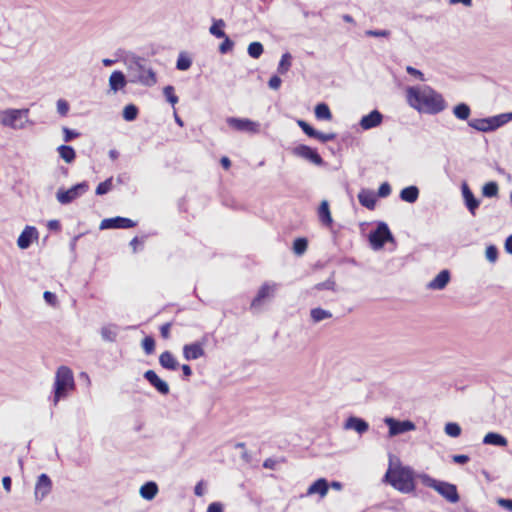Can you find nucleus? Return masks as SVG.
<instances>
[{"mask_svg":"<svg viewBox=\"0 0 512 512\" xmlns=\"http://www.w3.org/2000/svg\"><path fill=\"white\" fill-rule=\"evenodd\" d=\"M383 118V114L379 110L374 109L360 119L359 125L363 130H370L380 126Z\"/></svg>","mask_w":512,"mask_h":512,"instance_id":"obj_16","label":"nucleus"},{"mask_svg":"<svg viewBox=\"0 0 512 512\" xmlns=\"http://www.w3.org/2000/svg\"><path fill=\"white\" fill-rule=\"evenodd\" d=\"M365 34L369 37H389L391 32L389 30H367Z\"/></svg>","mask_w":512,"mask_h":512,"instance_id":"obj_55","label":"nucleus"},{"mask_svg":"<svg viewBox=\"0 0 512 512\" xmlns=\"http://www.w3.org/2000/svg\"><path fill=\"white\" fill-rule=\"evenodd\" d=\"M122 115L126 121H133L138 116V108L134 104H128L124 107Z\"/></svg>","mask_w":512,"mask_h":512,"instance_id":"obj_40","label":"nucleus"},{"mask_svg":"<svg viewBox=\"0 0 512 512\" xmlns=\"http://www.w3.org/2000/svg\"><path fill=\"white\" fill-rule=\"evenodd\" d=\"M453 461L457 464H465L469 461V457L464 454L454 455Z\"/></svg>","mask_w":512,"mask_h":512,"instance_id":"obj_62","label":"nucleus"},{"mask_svg":"<svg viewBox=\"0 0 512 512\" xmlns=\"http://www.w3.org/2000/svg\"><path fill=\"white\" fill-rule=\"evenodd\" d=\"M281 83V78L278 75H273L268 81V86L273 90H277L280 88Z\"/></svg>","mask_w":512,"mask_h":512,"instance_id":"obj_56","label":"nucleus"},{"mask_svg":"<svg viewBox=\"0 0 512 512\" xmlns=\"http://www.w3.org/2000/svg\"><path fill=\"white\" fill-rule=\"evenodd\" d=\"M336 138L335 133H322L317 131V135L315 136V139L321 141L322 143H326L328 141H332Z\"/></svg>","mask_w":512,"mask_h":512,"instance_id":"obj_54","label":"nucleus"},{"mask_svg":"<svg viewBox=\"0 0 512 512\" xmlns=\"http://www.w3.org/2000/svg\"><path fill=\"white\" fill-rule=\"evenodd\" d=\"M51 489L52 481L49 476L45 473L39 475L34 492L36 501H42L51 492Z\"/></svg>","mask_w":512,"mask_h":512,"instance_id":"obj_15","label":"nucleus"},{"mask_svg":"<svg viewBox=\"0 0 512 512\" xmlns=\"http://www.w3.org/2000/svg\"><path fill=\"white\" fill-rule=\"evenodd\" d=\"M358 200L362 206L372 210L375 208L377 196L372 190L362 189L358 194Z\"/></svg>","mask_w":512,"mask_h":512,"instance_id":"obj_22","label":"nucleus"},{"mask_svg":"<svg viewBox=\"0 0 512 512\" xmlns=\"http://www.w3.org/2000/svg\"><path fill=\"white\" fill-rule=\"evenodd\" d=\"M57 151L60 155V157L66 162V163H72L75 160L76 153L73 147L68 145H61L57 148Z\"/></svg>","mask_w":512,"mask_h":512,"instance_id":"obj_33","label":"nucleus"},{"mask_svg":"<svg viewBox=\"0 0 512 512\" xmlns=\"http://www.w3.org/2000/svg\"><path fill=\"white\" fill-rule=\"evenodd\" d=\"M297 123L307 136L315 138V136L317 135V130L314 129L309 123H307L304 120H298Z\"/></svg>","mask_w":512,"mask_h":512,"instance_id":"obj_46","label":"nucleus"},{"mask_svg":"<svg viewBox=\"0 0 512 512\" xmlns=\"http://www.w3.org/2000/svg\"><path fill=\"white\" fill-rule=\"evenodd\" d=\"M383 481L401 493L408 494L415 490L414 471L400 463L393 465L390 461Z\"/></svg>","mask_w":512,"mask_h":512,"instance_id":"obj_3","label":"nucleus"},{"mask_svg":"<svg viewBox=\"0 0 512 512\" xmlns=\"http://www.w3.org/2000/svg\"><path fill=\"white\" fill-rule=\"evenodd\" d=\"M74 388V377L70 368L60 366L57 369L54 382L53 403H57L68 395V392Z\"/></svg>","mask_w":512,"mask_h":512,"instance_id":"obj_4","label":"nucleus"},{"mask_svg":"<svg viewBox=\"0 0 512 512\" xmlns=\"http://www.w3.org/2000/svg\"><path fill=\"white\" fill-rule=\"evenodd\" d=\"M62 131H63V134H64L63 140L65 142H70L74 138H77L80 135L77 131L69 129L68 127H63Z\"/></svg>","mask_w":512,"mask_h":512,"instance_id":"obj_51","label":"nucleus"},{"mask_svg":"<svg viewBox=\"0 0 512 512\" xmlns=\"http://www.w3.org/2000/svg\"><path fill=\"white\" fill-rule=\"evenodd\" d=\"M509 121H512V112L486 118H474L468 120V126L479 132L488 133L497 130Z\"/></svg>","mask_w":512,"mask_h":512,"instance_id":"obj_5","label":"nucleus"},{"mask_svg":"<svg viewBox=\"0 0 512 512\" xmlns=\"http://www.w3.org/2000/svg\"><path fill=\"white\" fill-rule=\"evenodd\" d=\"M329 489V483L325 478H319L314 481L307 489V495L319 494L321 497L326 496Z\"/></svg>","mask_w":512,"mask_h":512,"instance_id":"obj_24","label":"nucleus"},{"mask_svg":"<svg viewBox=\"0 0 512 512\" xmlns=\"http://www.w3.org/2000/svg\"><path fill=\"white\" fill-rule=\"evenodd\" d=\"M505 250L507 253L512 255V234L508 236L505 241Z\"/></svg>","mask_w":512,"mask_h":512,"instance_id":"obj_64","label":"nucleus"},{"mask_svg":"<svg viewBox=\"0 0 512 512\" xmlns=\"http://www.w3.org/2000/svg\"><path fill=\"white\" fill-rule=\"evenodd\" d=\"M292 66V55L288 52L284 53L281 56V59L278 63L277 72L279 74H286Z\"/></svg>","mask_w":512,"mask_h":512,"instance_id":"obj_35","label":"nucleus"},{"mask_svg":"<svg viewBox=\"0 0 512 512\" xmlns=\"http://www.w3.org/2000/svg\"><path fill=\"white\" fill-rule=\"evenodd\" d=\"M318 217L323 225L330 226L333 222L329 204L326 200H323L318 208Z\"/></svg>","mask_w":512,"mask_h":512,"instance_id":"obj_30","label":"nucleus"},{"mask_svg":"<svg viewBox=\"0 0 512 512\" xmlns=\"http://www.w3.org/2000/svg\"><path fill=\"white\" fill-rule=\"evenodd\" d=\"M88 189H89L88 183L86 181H83L81 183H78V184L72 186L68 190H61V189L58 190V192L56 194V198L61 204H64V205L69 204L73 200L77 199L78 197L83 195L85 192H87Z\"/></svg>","mask_w":512,"mask_h":512,"instance_id":"obj_9","label":"nucleus"},{"mask_svg":"<svg viewBox=\"0 0 512 512\" xmlns=\"http://www.w3.org/2000/svg\"><path fill=\"white\" fill-rule=\"evenodd\" d=\"M406 72L408 74L412 75V76H415V77L419 78L421 81L424 80L423 73L420 70H418V69H416V68H414L412 66H407L406 67Z\"/></svg>","mask_w":512,"mask_h":512,"instance_id":"obj_57","label":"nucleus"},{"mask_svg":"<svg viewBox=\"0 0 512 512\" xmlns=\"http://www.w3.org/2000/svg\"><path fill=\"white\" fill-rule=\"evenodd\" d=\"M422 482L425 486L437 491L443 498L450 503H457L460 499L457 487L449 482L436 480L428 475L422 476Z\"/></svg>","mask_w":512,"mask_h":512,"instance_id":"obj_6","label":"nucleus"},{"mask_svg":"<svg viewBox=\"0 0 512 512\" xmlns=\"http://www.w3.org/2000/svg\"><path fill=\"white\" fill-rule=\"evenodd\" d=\"M335 282L331 279H328L324 282L317 283L314 286V289L321 291V290H334Z\"/></svg>","mask_w":512,"mask_h":512,"instance_id":"obj_50","label":"nucleus"},{"mask_svg":"<svg viewBox=\"0 0 512 512\" xmlns=\"http://www.w3.org/2000/svg\"><path fill=\"white\" fill-rule=\"evenodd\" d=\"M127 84V79L123 72L114 71L109 77V86L113 92L123 89Z\"/></svg>","mask_w":512,"mask_h":512,"instance_id":"obj_25","label":"nucleus"},{"mask_svg":"<svg viewBox=\"0 0 512 512\" xmlns=\"http://www.w3.org/2000/svg\"><path fill=\"white\" fill-rule=\"evenodd\" d=\"M28 112V109H6L0 112V122L12 129H23L25 125L22 119L27 118Z\"/></svg>","mask_w":512,"mask_h":512,"instance_id":"obj_7","label":"nucleus"},{"mask_svg":"<svg viewBox=\"0 0 512 512\" xmlns=\"http://www.w3.org/2000/svg\"><path fill=\"white\" fill-rule=\"evenodd\" d=\"M43 297L48 304L53 305V306L56 304L57 298L54 293H52L50 291H45L43 294Z\"/></svg>","mask_w":512,"mask_h":512,"instance_id":"obj_58","label":"nucleus"},{"mask_svg":"<svg viewBox=\"0 0 512 512\" xmlns=\"http://www.w3.org/2000/svg\"><path fill=\"white\" fill-rule=\"evenodd\" d=\"M400 199L407 203H415L419 197V189L417 186L411 185L400 191Z\"/></svg>","mask_w":512,"mask_h":512,"instance_id":"obj_26","label":"nucleus"},{"mask_svg":"<svg viewBox=\"0 0 512 512\" xmlns=\"http://www.w3.org/2000/svg\"><path fill=\"white\" fill-rule=\"evenodd\" d=\"M207 512H223V505L220 502H212L209 504Z\"/></svg>","mask_w":512,"mask_h":512,"instance_id":"obj_60","label":"nucleus"},{"mask_svg":"<svg viewBox=\"0 0 512 512\" xmlns=\"http://www.w3.org/2000/svg\"><path fill=\"white\" fill-rule=\"evenodd\" d=\"M276 288H277V284L264 283L260 287L255 298L252 300L250 309L251 310L259 309L265 299L270 298L274 295Z\"/></svg>","mask_w":512,"mask_h":512,"instance_id":"obj_14","label":"nucleus"},{"mask_svg":"<svg viewBox=\"0 0 512 512\" xmlns=\"http://www.w3.org/2000/svg\"><path fill=\"white\" fill-rule=\"evenodd\" d=\"M292 152L295 156L306 159L317 166H322L324 164V161L319 153L307 145L300 144L293 148Z\"/></svg>","mask_w":512,"mask_h":512,"instance_id":"obj_12","label":"nucleus"},{"mask_svg":"<svg viewBox=\"0 0 512 512\" xmlns=\"http://www.w3.org/2000/svg\"><path fill=\"white\" fill-rule=\"evenodd\" d=\"M485 256H486V259L491 262V263H494L497 261L498 259V249L496 246L494 245H489L487 248H486V251H485Z\"/></svg>","mask_w":512,"mask_h":512,"instance_id":"obj_48","label":"nucleus"},{"mask_svg":"<svg viewBox=\"0 0 512 512\" xmlns=\"http://www.w3.org/2000/svg\"><path fill=\"white\" fill-rule=\"evenodd\" d=\"M37 238V229L34 226H26L17 239V245L20 249H27Z\"/></svg>","mask_w":512,"mask_h":512,"instance_id":"obj_18","label":"nucleus"},{"mask_svg":"<svg viewBox=\"0 0 512 512\" xmlns=\"http://www.w3.org/2000/svg\"><path fill=\"white\" fill-rule=\"evenodd\" d=\"M498 191H499V187L495 181L487 182L482 187L483 196L488 197V198L496 197L498 195Z\"/></svg>","mask_w":512,"mask_h":512,"instance_id":"obj_38","label":"nucleus"},{"mask_svg":"<svg viewBox=\"0 0 512 512\" xmlns=\"http://www.w3.org/2000/svg\"><path fill=\"white\" fill-rule=\"evenodd\" d=\"M308 247V241L306 238H297L293 243V251L297 255H302Z\"/></svg>","mask_w":512,"mask_h":512,"instance_id":"obj_43","label":"nucleus"},{"mask_svg":"<svg viewBox=\"0 0 512 512\" xmlns=\"http://www.w3.org/2000/svg\"><path fill=\"white\" fill-rule=\"evenodd\" d=\"M136 226V222L125 217H113L103 219L100 223V229H128Z\"/></svg>","mask_w":512,"mask_h":512,"instance_id":"obj_13","label":"nucleus"},{"mask_svg":"<svg viewBox=\"0 0 512 512\" xmlns=\"http://www.w3.org/2000/svg\"><path fill=\"white\" fill-rule=\"evenodd\" d=\"M142 347L146 354H152L155 349V340L151 336H147L142 341Z\"/></svg>","mask_w":512,"mask_h":512,"instance_id":"obj_47","label":"nucleus"},{"mask_svg":"<svg viewBox=\"0 0 512 512\" xmlns=\"http://www.w3.org/2000/svg\"><path fill=\"white\" fill-rule=\"evenodd\" d=\"M344 427L345 429H352L359 434H363L368 431L369 424L362 418L351 416L346 420Z\"/></svg>","mask_w":512,"mask_h":512,"instance_id":"obj_21","label":"nucleus"},{"mask_svg":"<svg viewBox=\"0 0 512 512\" xmlns=\"http://www.w3.org/2000/svg\"><path fill=\"white\" fill-rule=\"evenodd\" d=\"M406 96L408 104L420 113L436 115L447 107L443 96L427 85L408 87Z\"/></svg>","mask_w":512,"mask_h":512,"instance_id":"obj_1","label":"nucleus"},{"mask_svg":"<svg viewBox=\"0 0 512 512\" xmlns=\"http://www.w3.org/2000/svg\"><path fill=\"white\" fill-rule=\"evenodd\" d=\"M170 329L171 323H165L160 327V333L164 339H168L170 337Z\"/></svg>","mask_w":512,"mask_h":512,"instance_id":"obj_59","label":"nucleus"},{"mask_svg":"<svg viewBox=\"0 0 512 512\" xmlns=\"http://www.w3.org/2000/svg\"><path fill=\"white\" fill-rule=\"evenodd\" d=\"M118 326L115 324H108L101 328L100 334L104 341L114 342L118 335Z\"/></svg>","mask_w":512,"mask_h":512,"instance_id":"obj_31","label":"nucleus"},{"mask_svg":"<svg viewBox=\"0 0 512 512\" xmlns=\"http://www.w3.org/2000/svg\"><path fill=\"white\" fill-rule=\"evenodd\" d=\"M192 65V61L189 57L181 53L176 62V68L180 71L188 70Z\"/></svg>","mask_w":512,"mask_h":512,"instance_id":"obj_44","label":"nucleus"},{"mask_svg":"<svg viewBox=\"0 0 512 512\" xmlns=\"http://www.w3.org/2000/svg\"><path fill=\"white\" fill-rule=\"evenodd\" d=\"M453 114L459 120H468L471 114V109L466 103H459L454 106Z\"/></svg>","mask_w":512,"mask_h":512,"instance_id":"obj_34","label":"nucleus"},{"mask_svg":"<svg viewBox=\"0 0 512 512\" xmlns=\"http://www.w3.org/2000/svg\"><path fill=\"white\" fill-rule=\"evenodd\" d=\"M163 94L166 97V100L172 105H175L179 100L178 96L174 93V87L171 85H167L163 88Z\"/></svg>","mask_w":512,"mask_h":512,"instance_id":"obj_45","label":"nucleus"},{"mask_svg":"<svg viewBox=\"0 0 512 512\" xmlns=\"http://www.w3.org/2000/svg\"><path fill=\"white\" fill-rule=\"evenodd\" d=\"M461 189L465 205L469 212L474 216L475 211L479 207L480 201L474 196L466 182L462 184Z\"/></svg>","mask_w":512,"mask_h":512,"instance_id":"obj_19","label":"nucleus"},{"mask_svg":"<svg viewBox=\"0 0 512 512\" xmlns=\"http://www.w3.org/2000/svg\"><path fill=\"white\" fill-rule=\"evenodd\" d=\"M384 423L389 428V436L394 437L416 429V425L410 420H397L393 417H386Z\"/></svg>","mask_w":512,"mask_h":512,"instance_id":"obj_10","label":"nucleus"},{"mask_svg":"<svg viewBox=\"0 0 512 512\" xmlns=\"http://www.w3.org/2000/svg\"><path fill=\"white\" fill-rule=\"evenodd\" d=\"M222 39H224V40L219 45V52L221 54H226L233 49L234 42L227 35L225 37H223Z\"/></svg>","mask_w":512,"mask_h":512,"instance_id":"obj_49","label":"nucleus"},{"mask_svg":"<svg viewBox=\"0 0 512 512\" xmlns=\"http://www.w3.org/2000/svg\"><path fill=\"white\" fill-rule=\"evenodd\" d=\"M113 187V178L110 177L108 179H106L104 182H101L98 184V186L96 187V191L95 193L97 195H105L107 194Z\"/></svg>","mask_w":512,"mask_h":512,"instance_id":"obj_42","label":"nucleus"},{"mask_svg":"<svg viewBox=\"0 0 512 512\" xmlns=\"http://www.w3.org/2000/svg\"><path fill=\"white\" fill-rule=\"evenodd\" d=\"M160 365L168 370H176L179 366L177 360L170 351H164L159 356Z\"/></svg>","mask_w":512,"mask_h":512,"instance_id":"obj_28","label":"nucleus"},{"mask_svg":"<svg viewBox=\"0 0 512 512\" xmlns=\"http://www.w3.org/2000/svg\"><path fill=\"white\" fill-rule=\"evenodd\" d=\"M450 281V272L448 270H442L438 275L429 282L428 288L433 290L444 289Z\"/></svg>","mask_w":512,"mask_h":512,"instance_id":"obj_23","label":"nucleus"},{"mask_svg":"<svg viewBox=\"0 0 512 512\" xmlns=\"http://www.w3.org/2000/svg\"><path fill=\"white\" fill-rule=\"evenodd\" d=\"M124 61L128 71L129 82L141 84L145 87H152L157 83L156 73L149 66L147 59L130 54L125 57Z\"/></svg>","mask_w":512,"mask_h":512,"instance_id":"obj_2","label":"nucleus"},{"mask_svg":"<svg viewBox=\"0 0 512 512\" xmlns=\"http://www.w3.org/2000/svg\"><path fill=\"white\" fill-rule=\"evenodd\" d=\"M445 433L453 438L459 437L461 435V427L458 423L448 422L444 427Z\"/></svg>","mask_w":512,"mask_h":512,"instance_id":"obj_41","label":"nucleus"},{"mask_svg":"<svg viewBox=\"0 0 512 512\" xmlns=\"http://www.w3.org/2000/svg\"><path fill=\"white\" fill-rule=\"evenodd\" d=\"M393 240V235L388 225L384 222H380L377 228L369 234V242L375 250L381 249L386 242Z\"/></svg>","mask_w":512,"mask_h":512,"instance_id":"obj_8","label":"nucleus"},{"mask_svg":"<svg viewBox=\"0 0 512 512\" xmlns=\"http://www.w3.org/2000/svg\"><path fill=\"white\" fill-rule=\"evenodd\" d=\"M224 26L225 22L222 19L214 20L213 24L209 28V32L216 38H223L226 36V33L223 30Z\"/></svg>","mask_w":512,"mask_h":512,"instance_id":"obj_37","label":"nucleus"},{"mask_svg":"<svg viewBox=\"0 0 512 512\" xmlns=\"http://www.w3.org/2000/svg\"><path fill=\"white\" fill-rule=\"evenodd\" d=\"M315 116L318 120L330 121L332 119V113L329 106L326 103H319L315 106Z\"/></svg>","mask_w":512,"mask_h":512,"instance_id":"obj_32","label":"nucleus"},{"mask_svg":"<svg viewBox=\"0 0 512 512\" xmlns=\"http://www.w3.org/2000/svg\"><path fill=\"white\" fill-rule=\"evenodd\" d=\"M310 316H311V319L313 320V322L319 323L325 319L331 318L332 313L328 310L318 307V308L311 309Z\"/></svg>","mask_w":512,"mask_h":512,"instance_id":"obj_36","label":"nucleus"},{"mask_svg":"<svg viewBox=\"0 0 512 512\" xmlns=\"http://www.w3.org/2000/svg\"><path fill=\"white\" fill-rule=\"evenodd\" d=\"M139 493L142 498L152 500L158 493V486L153 481L146 482L141 486Z\"/></svg>","mask_w":512,"mask_h":512,"instance_id":"obj_29","label":"nucleus"},{"mask_svg":"<svg viewBox=\"0 0 512 512\" xmlns=\"http://www.w3.org/2000/svg\"><path fill=\"white\" fill-rule=\"evenodd\" d=\"M11 484H12V480L9 476H5L2 478V485L6 492L11 491Z\"/></svg>","mask_w":512,"mask_h":512,"instance_id":"obj_63","label":"nucleus"},{"mask_svg":"<svg viewBox=\"0 0 512 512\" xmlns=\"http://www.w3.org/2000/svg\"><path fill=\"white\" fill-rule=\"evenodd\" d=\"M69 111V103L64 99H59L57 101V112L61 116H66Z\"/></svg>","mask_w":512,"mask_h":512,"instance_id":"obj_52","label":"nucleus"},{"mask_svg":"<svg viewBox=\"0 0 512 512\" xmlns=\"http://www.w3.org/2000/svg\"><path fill=\"white\" fill-rule=\"evenodd\" d=\"M204 354L202 344L199 342L186 344L183 347V356L187 361L199 359L204 356Z\"/></svg>","mask_w":512,"mask_h":512,"instance_id":"obj_20","label":"nucleus"},{"mask_svg":"<svg viewBox=\"0 0 512 512\" xmlns=\"http://www.w3.org/2000/svg\"><path fill=\"white\" fill-rule=\"evenodd\" d=\"M264 48L260 42H252L249 44L247 52L251 58L258 59L263 54Z\"/></svg>","mask_w":512,"mask_h":512,"instance_id":"obj_39","label":"nucleus"},{"mask_svg":"<svg viewBox=\"0 0 512 512\" xmlns=\"http://www.w3.org/2000/svg\"><path fill=\"white\" fill-rule=\"evenodd\" d=\"M226 121L231 128L237 131L253 134L259 133L260 131V124L247 118L229 117Z\"/></svg>","mask_w":512,"mask_h":512,"instance_id":"obj_11","label":"nucleus"},{"mask_svg":"<svg viewBox=\"0 0 512 512\" xmlns=\"http://www.w3.org/2000/svg\"><path fill=\"white\" fill-rule=\"evenodd\" d=\"M483 443L486 445H494L505 447L508 444L507 439L499 433L489 432L483 438Z\"/></svg>","mask_w":512,"mask_h":512,"instance_id":"obj_27","label":"nucleus"},{"mask_svg":"<svg viewBox=\"0 0 512 512\" xmlns=\"http://www.w3.org/2000/svg\"><path fill=\"white\" fill-rule=\"evenodd\" d=\"M144 378L153 386L160 394L167 395L170 391L167 382L162 380L154 370H147L144 373Z\"/></svg>","mask_w":512,"mask_h":512,"instance_id":"obj_17","label":"nucleus"},{"mask_svg":"<svg viewBox=\"0 0 512 512\" xmlns=\"http://www.w3.org/2000/svg\"><path fill=\"white\" fill-rule=\"evenodd\" d=\"M498 504L507 509L508 511H511L512 512V499H504V498H500L498 500Z\"/></svg>","mask_w":512,"mask_h":512,"instance_id":"obj_61","label":"nucleus"},{"mask_svg":"<svg viewBox=\"0 0 512 512\" xmlns=\"http://www.w3.org/2000/svg\"><path fill=\"white\" fill-rule=\"evenodd\" d=\"M391 194V186L388 182H384L380 185L377 195L381 198L388 197Z\"/></svg>","mask_w":512,"mask_h":512,"instance_id":"obj_53","label":"nucleus"}]
</instances>
